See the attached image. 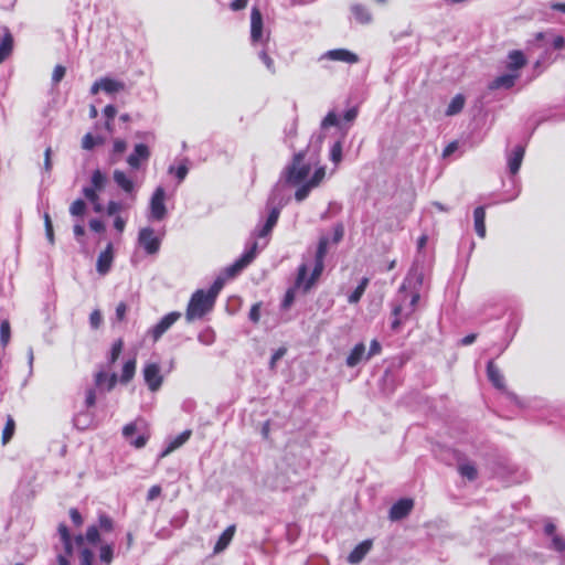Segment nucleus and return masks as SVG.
<instances>
[{
	"mask_svg": "<svg viewBox=\"0 0 565 565\" xmlns=\"http://www.w3.org/2000/svg\"><path fill=\"white\" fill-rule=\"evenodd\" d=\"M215 305V301L205 294V290L198 289L194 291L189 300L185 310V319L188 322H192L198 319H202L209 313Z\"/></svg>",
	"mask_w": 565,
	"mask_h": 565,
	"instance_id": "1",
	"label": "nucleus"
},
{
	"mask_svg": "<svg viewBox=\"0 0 565 565\" xmlns=\"http://www.w3.org/2000/svg\"><path fill=\"white\" fill-rule=\"evenodd\" d=\"M305 158V151H299L294 154L291 163L286 168V181L288 183L297 185L308 178L311 167L303 162Z\"/></svg>",
	"mask_w": 565,
	"mask_h": 565,
	"instance_id": "2",
	"label": "nucleus"
},
{
	"mask_svg": "<svg viewBox=\"0 0 565 565\" xmlns=\"http://www.w3.org/2000/svg\"><path fill=\"white\" fill-rule=\"evenodd\" d=\"M323 268H324V263L315 260V267L312 269L311 276L309 279H306L309 268L306 264H301L298 267L295 286L298 288H302V291L305 294L308 292L312 288V286L316 284V281L320 278V276L323 271Z\"/></svg>",
	"mask_w": 565,
	"mask_h": 565,
	"instance_id": "3",
	"label": "nucleus"
},
{
	"mask_svg": "<svg viewBox=\"0 0 565 565\" xmlns=\"http://www.w3.org/2000/svg\"><path fill=\"white\" fill-rule=\"evenodd\" d=\"M181 318V313L172 311L160 319V321L153 326L148 334L151 337L153 342H158L161 337Z\"/></svg>",
	"mask_w": 565,
	"mask_h": 565,
	"instance_id": "4",
	"label": "nucleus"
},
{
	"mask_svg": "<svg viewBox=\"0 0 565 565\" xmlns=\"http://www.w3.org/2000/svg\"><path fill=\"white\" fill-rule=\"evenodd\" d=\"M166 191L162 186H158L150 201V217L156 221H161L167 215V207L164 204Z\"/></svg>",
	"mask_w": 565,
	"mask_h": 565,
	"instance_id": "5",
	"label": "nucleus"
},
{
	"mask_svg": "<svg viewBox=\"0 0 565 565\" xmlns=\"http://www.w3.org/2000/svg\"><path fill=\"white\" fill-rule=\"evenodd\" d=\"M138 242L149 255L158 253L161 245L160 238L156 236L151 227H143L139 231Z\"/></svg>",
	"mask_w": 565,
	"mask_h": 565,
	"instance_id": "6",
	"label": "nucleus"
},
{
	"mask_svg": "<svg viewBox=\"0 0 565 565\" xmlns=\"http://www.w3.org/2000/svg\"><path fill=\"white\" fill-rule=\"evenodd\" d=\"M256 253L257 243H254L248 250H246L238 259H236L231 266L226 268L225 274L227 278L235 277L244 268H246L256 257Z\"/></svg>",
	"mask_w": 565,
	"mask_h": 565,
	"instance_id": "7",
	"label": "nucleus"
},
{
	"mask_svg": "<svg viewBox=\"0 0 565 565\" xmlns=\"http://www.w3.org/2000/svg\"><path fill=\"white\" fill-rule=\"evenodd\" d=\"M143 379L151 392H157L163 382V377L160 373V366L158 363H148L145 365L143 370Z\"/></svg>",
	"mask_w": 565,
	"mask_h": 565,
	"instance_id": "8",
	"label": "nucleus"
},
{
	"mask_svg": "<svg viewBox=\"0 0 565 565\" xmlns=\"http://www.w3.org/2000/svg\"><path fill=\"white\" fill-rule=\"evenodd\" d=\"M414 508V501L412 499H399L395 502L388 512L391 521H398L406 518Z\"/></svg>",
	"mask_w": 565,
	"mask_h": 565,
	"instance_id": "9",
	"label": "nucleus"
},
{
	"mask_svg": "<svg viewBox=\"0 0 565 565\" xmlns=\"http://www.w3.org/2000/svg\"><path fill=\"white\" fill-rule=\"evenodd\" d=\"M150 157V150L145 143H137L134 152L127 158V163L132 169H139L142 161H147Z\"/></svg>",
	"mask_w": 565,
	"mask_h": 565,
	"instance_id": "10",
	"label": "nucleus"
},
{
	"mask_svg": "<svg viewBox=\"0 0 565 565\" xmlns=\"http://www.w3.org/2000/svg\"><path fill=\"white\" fill-rule=\"evenodd\" d=\"M263 36V15L257 7L250 12V39L258 42Z\"/></svg>",
	"mask_w": 565,
	"mask_h": 565,
	"instance_id": "11",
	"label": "nucleus"
},
{
	"mask_svg": "<svg viewBox=\"0 0 565 565\" xmlns=\"http://www.w3.org/2000/svg\"><path fill=\"white\" fill-rule=\"evenodd\" d=\"M326 56L331 61H339L348 64H355L359 62V56L345 49L330 50L327 52Z\"/></svg>",
	"mask_w": 565,
	"mask_h": 565,
	"instance_id": "12",
	"label": "nucleus"
},
{
	"mask_svg": "<svg viewBox=\"0 0 565 565\" xmlns=\"http://www.w3.org/2000/svg\"><path fill=\"white\" fill-rule=\"evenodd\" d=\"M114 259L113 245L108 244L105 250H103L96 264V269L100 275H105L109 271Z\"/></svg>",
	"mask_w": 565,
	"mask_h": 565,
	"instance_id": "13",
	"label": "nucleus"
},
{
	"mask_svg": "<svg viewBox=\"0 0 565 565\" xmlns=\"http://www.w3.org/2000/svg\"><path fill=\"white\" fill-rule=\"evenodd\" d=\"M487 375L495 388L500 391L505 390L504 376L493 361H489L487 364Z\"/></svg>",
	"mask_w": 565,
	"mask_h": 565,
	"instance_id": "14",
	"label": "nucleus"
},
{
	"mask_svg": "<svg viewBox=\"0 0 565 565\" xmlns=\"http://www.w3.org/2000/svg\"><path fill=\"white\" fill-rule=\"evenodd\" d=\"M371 548H372V541L371 540H365V541L359 543L353 548V551L349 554L348 561L351 564L360 563L365 557V555L370 552Z\"/></svg>",
	"mask_w": 565,
	"mask_h": 565,
	"instance_id": "15",
	"label": "nucleus"
},
{
	"mask_svg": "<svg viewBox=\"0 0 565 565\" xmlns=\"http://www.w3.org/2000/svg\"><path fill=\"white\" fill-rule=\"evenodd\" d=\"M525 150L522 146H516L508 160L509 171L512 175L516 174L521 168Z\"/></svg>",
	"mask_w": 565,
	"mask_h": 565,
	"instance_id": "16",
	"label": "nucleus"
},
{
	"mask_svg": "<svg viewBox=\"0 0 565 565\" xmlns=\"http://www.w3.org/2000/svg\"><path fill=\"white\" fill-rule=\"evenodd\" d=\"M235 531V525H230L223 531L214 545L213 551L215 554L223 552L230 545L234 537Z\"/></svg>",
	"mask_w": 565,
	"mask_h": 565,
	"instance_id": "17",
	"label": "nucleus"
},
{
	"mask_svg": "<svg viewBox=\"0 0 565 565\" xmlns=\"http://www.w3.org/2000/svg\"><path fill=\"white\" fill-rule=\"evenodd\" d=\"M280 215V209L279 207H273L269 212V215L263 225V227L258 231L257 236L258 237H266L268 236L273 228L276 226L278 218Z\"/></svg>",
	"mask_w": 565,
	"mask_h": 565,
	"instance_id": "18",
	"label": "nucleus"
},
{
	"mask_svg": "<svg viewBox=\"0 0 565 565\" xmlns=\"http://www.w3.org/2000/svg\"><path fill=\"white\" fill-rule=\"evenodd\" d=\"M519 74H503L501 76L495 77L489 85L490 89H499L505 88L509 89L514 86L515 81L518 79Z\"/></svg>",
	"mask_w": 565,
	"mask_h": 565,
	"instance_id": "19",
	"label": "nucleus"
},
{
	"mask_svg": "<svg viewBox=\"0 0 565 565\" xmlns=\"http://www.w3.org/2000/svg\"><path fill=\"white\" fill-rule=\"evenodd\" d=\"M475 231L481 238L486 237V210L483 206H478L473 211Z\"/></svg>",
	"mask_w": 565,
	"mask_h": 565,
	"instance_id": "20",
	"label": "nucleus"
},
{
	"mask_svg": "<svg viewBox=\"0 0 565 565\" xmlns=\"http://www.w3.org/2000/svg\"><path fill=\"white\" fill-rule=\"evenodd\" d=\"M365 344L360 342L358 344H355L353 347V349L351 350L350 354L348 355L347 358V365L349 367H354L356 366L364 358L366 359V355H365Z\"/></svg>",
	"mask_w": 565,
	"mask_h": 565,
	"instance_id": "21",
	"label": "nucleus"
},
{
	"mask_svg": "<svg viewBox=\"0 0 565 565\" xmlns=\"http://www.w3.org/2000/svg\"><path fill=\"white\" fill-rule=\"evenodd\" d=\"M118 377L116 373L108 374L104 371H99L95 374V385L107 387V391H111L117 384Z\"/></svg>",
	"mask_w": 565,
	"mask_h": 565,
	"instance_id": "22",
	"label": "nucleus"
},
{
	"mask_svg": "<svg viewBox=\"0 0 565 565\" xmlns=\"http://www.w3.org/2000/svg\"><path fill=\"white\" fill-rule=\"evenodd\" d=\"M508 57H509L508 68L510 71L518 72L519 70H521L522 67H524L526 65V58H525L523 52L520 50L511 51L509 53Z\"/></svg>",
	"mask_w": 565,
	"mask_h": 565,
	"instance_id": "23",
	"label": "nucleus"
},
{
	"mask_svg": "<svg viewBox=\"0 0 565 565\" xmlns=\"http://www.w3.org/2000/svg\"><path fill=\"white\" fill-rule=\"evenodd\" d=\"M191 430H184L180 435H178L170 444L167 446V448L161 454V457H166L179 447H181L191 436Z\"/></svg>",
	"mask_w": 565,
	"mask_h": 565,
	"instance_id": "24",
	"label": "nucleus"
},
{
	"mask_svg": "<svg viewBox=\"0 0 565 565\" xmlns=\"http://www.w3.org/2000/svg\"><path fill=\"white\" fill-rule=\"evenodd\" d=\"M351 12L354 15L356 22L361 24L370 23L372 20V15L369 12L367 8L363 4H353L351 7Z\"/></svg>",
	"mask_w": 565,
	"mask_h": 565,
	"instance_id": "25",
	"label": "nucleus"
},
{
	"mask_svg": "<svg viewBox=\"0 0 565 565\" xmlns=\"http://www.w3.org/2000/svg\"><path fill=\"white\" fill-rule=\"evenodd\" d=\"M100 86L102 89L107 94H114L125 89V84L122 82L109 77L102 78Z\"/></svg>",
	"mask_w": 565,
	"mask_h": 565,
	"instance_id": "26",
	"label": "nucleus"
},
{
	"mask_svg": "<svg viewBox=\"0 0 565 565\" xmlns=\"http://www.w3.org/2000/svg\"><path fill=\"white\" fill-rule=\"evenodd\" d=\"M136 366H137L136 359H130L125 362V364L122 366L121 375L119 379L122 384H127L134 379L135 373H136Z\"/></svg>",
	"mask_w": 565,
	"mask_h": 565,
	"instance_id": "27",
	"label": "nucleus"
},
{
	"mask_svg": "<svg viewBox=\"0 0 565 565\" xmlns=\"http://www.w3.org/2000/svg\"><path fill=\"white\" fill-rule=\"evenodd\" d=\"M114 180L125 192L131 193L134 191V182L121 170H115Z\"/></svg>",
	"mask_w": 565,
	"mask_h": 565,
	"instance_id": "28",
	"label": "nucleus"
},
{
	"mask_svg": "<svg viewBox=\"0 0 565 565\" xmlns=\"http://www.w3.org/2000/svg\"><path fill=\"white\" fill-rule=\"evenodd\" d=\"M465 106V97L461 94L456 95L447 107L446 114L454 116L459 114Z\"/></svg>",
	"mask_w": 565,
	"mask_h": 565,
	"instance_id": "29",
	"label": "nucleus"
},
{
	"mask_svg": "<svg viewBox=\"0 0 565 565\" xmlns=\"http://www.w3.org/2000/svg\"><path fill=\"white\" fill-rule=\"evenodd\" d=\"M370 280L367 277H364L361 279L360 284L358 285V287L353 290V292L349 296V302L350 303H356L360 301V299L362 298L367 285H369Z\"/></svg>",
	"mask_w": 565,
	"mask_h": 565,
	"instance_id": "30",
	"label": "nucleus"
},
{
	"mask_svg": "<svg viewBox=\"0 0 565 565\" xmlns=\"http://www.w3.org/2000/svg\"><path fill=\"white\" fill-rule=\"evenodd\" d=\"M14 430H15V422L12 418V416L9 415L7 417V422L3 427L2 436H1V440H2L3 445L8 444L11 440V438L14 435Z\"/></svg>",
	"mask_w": 565,
	"mask_h": 565,
	"instance_id": "31",
	"label": "nucleus"
},
{
	"mask_svg": "<svg viewBox=\"0 0 565 565\" xmlns=\"http://www.w3.org/2000/svg\"><path fill=\"white\" fill-rule=\"evenodd\" d=\"M13 40L10 34L6 35L0 43V64L11 54Z\"/></svg>",
	"mask_w": 565,
	"mask_h": 565,
	"instance_id": "32",
	"label": "nucleus"
},
{
	"mask_svg": "<svg viewBox=\"0 0 565 565\" xmlns=\"http://www.w3.org/2000/svg\"><path fill=\"white\" fill-rule=\"evenodd\" d=\"M92 189H96L98 191H102L107 182L106 175L98 169H96L92 174Z\"/></svg>",
	"mask_w": 565,
	"mask_h": 565,
	"instance_id": "33",
	"label": "nucleus"
},
{
	"mask_svg": "<svg viewBox=\"0 0 565 565\" xmlns=\"http://www.w3.org/2000/svg\"><path fill=\"white\" fill-rule=\"evenodd\" d=\"M328 245H329V238L326 236L320 237L318 246H317V250H316V256H315L316 262L324 263V257L328 253Z\"/></svg>",
	"mask_w": 565,
	"mask_h": 565,
	"instance_id": "34",
	"label": "nucleus"
},
{
	"mask_svg": "<svg viewBox=\"0 0 565 565\" xmlns=\"http://www.w3.org/2000/svg\"><path fill=\"white\" fill-rule=\"evenodd\" d=\"M224 284H225V280L224 278L222 277H217L214 282L211 285V287L209 288L207 291H205V294L207 296H210L214 301H216V298L218 296V294L221 292V290L223 289L224 287Z\"/></svg>",
	"mask_w": 565,
	"mask_h": 565,
	"instance_id": "35",
	"label": "nucleus"
},
{
	"mask_svg": "<svg viewBox=\"0 0 565 565\" xmlns=\"http://www.w3.org/2000/svg\"><path fill=\"white\" fill-rule=\"evenodd\" d=\"M11 337V327L8 320H3L0 322V342L3 347H6Z\"/></svg>",
	"mask_w": 565,
	"mask_h": 565,
	"instance_id": "36",
	"label": "nucleus"
},
{
	"mask_svg": "<svg viewBox=\"0 0 565 565\" xmlns=\"http://www.w3.org/2000/svg\"><path fill=\"white\" fill-rule=\"evenodd\" d=\"M114 558V548L109 544H105L99 550V559L105 563L106 565H109L113 562Z\"/></svg>",
	"mask_w": 565,
	"mask_h": 565,
	"instance_id": "37",
	"label": "nucleus"
},
{
	"mask_svg": "<svg viewBox=\"0 0 565 565\" xmlns=\"http://www.w3.org/2000/svg\"><path fill=\"white\" fill-rule=\"evenodd\" d=\"M122 348H124L122 339H118L113 343L110 354H109V363L110 364H114L118 360V358L120 356V354L122 352Z\"/></svg>",
	"mask_w": 565,
	"mask_h": 565,
	"instance_id": "38",
	"label": "nucleus"
},
{
	"mask_svg": "<svg viewBox=\"0 0 565 565\" xmlns=\"http://www.w3.org/2000/svg\"><path fill=\"white\" fill-rule=\"evenodd\" d=\"M86 212V203L82 199L75 200L70 206V213L73 216H83Z\"/></svg>",
	"mask_w": 565,
	"mask_h": 565,
	"instance_id": "39",
	"label": "nucleus"
},
{
	"mask_svg": "<svg viewBox=\"0 0 565 565\" xmlns=\"http://www.w3.org/2000/svg\"><path fill=\"white\" fill-rule=\"evenodd\" d=\"M402 310H403V308L401 305H396L393 307L392 313L394 316V319L392 321L391 328L394 331H397L399 329V327L402 326V323L404 322V320H407L406 317L404 319L401 318Z\"/></svg>",
	"mask_w": 565,
	"mask_h": 565,
	"instance_id": "40",
	"label": "nucleus"
},
{
	"mask_svg": "<svg viewBox=\"0 0 565 565\" xmlns=\"http://www.w3.org/2000/svg\"><path fill=\"white\" fill-rule=\"evenodd\" d=\"M459 472L462 477H466L469 480H475L478 477V471L473 465L465 463L459 466Z\"/></svg>",
	"mask_w": 565,
	"mask_h": 565,
	"instance_id": "41",
	"label": "nucleus"
},
{
	"mask_svg": "<svg viewBox=\"0 0 565 565\" xmlns=\"http://www.w3.org/2000/svg\"><path fill=\"white\" fill-rule=\"evenodd\" d=\"M311 189H313V186L308 181L301 184L295 192L296 201H303L309 195Z\"/></svg>",
	"mask_w": 565,
	"mask_h": 565,
	"instance_id": "42",
	"label": "nucleus"
},
{
	"mask_svg": "<svg viewBox=\"0 0 565 565\" xmlns=\"http://www.w3.org/2000/svg\"><path fill=\"white\" fill-rule=\"evenodd\" d=\"M330 159L335 163L339 164L342 160V142L337 141L331 150H330Z\"/></svg>",
	"mask_w": 565,
	"mask_h": 565,
	"instance_id": "43",
	"label": "nucleus"
},
{
	"mask_svg": "<svg viewBox=\"0 0 565 565\" xmlns=\"http://www.w3.org/2000/svg\"><path fill=\"white\" fill-rule=\"evenodd\" d=\"M85 539L90 544H96L100 540V534L97 526L92 525L87 529Z\"/></svg>",
	"mask_w": 565,
	"mask_h": 565,
	"instance_id": "44",
	"label": "nucleus"
},
{
	"mask_svg": "<svg viewBox=\"0 0 565 565\" xmlns=\"http://www.w3.org/2000/svg\"><path fill=\"white\" fill-rule=\"evenodd\" d=\"M326 177V169L323 167H320L318 168L313 175L308 180V182L313 186H318L322 180L324 179Z\"/></svg>",
	"mask_w": 565,
	"mask_h": 565,
	"instance_id": "45",
	"label": "nucleus"
},
{
	"mask_svg": "<svg viewBox=\"0 0 565 565\" xmlns=\"http://www.w3.org/2000/svg\"><path fill=\"white\" fill-rule=\"evenodd\" d=\"M81 565H93L94 553L89 548H83L79 555Z\"/></svg>",
	"mask_w": 565,
	"mask_h": 565,
	"instance_id": "46",
	"label": "nucleus"
},
{
	"mask_svg": "<svg viewBox=\"0 0 565 565\" xmlns=\"http://www.w3.org/2000/svg\"><path fill=\"white\" fill-rule=\"evenodd\" d=\"M96 146V139H95V136H93L90 132H87L83 138H82V148L84 150H92L94 149V147Z\"/></svg>",
	"mask_w": 565,
	"mask_h": 565,
	"instance_id": "47",
	"label": "nucleus"
},
{
	"mask_svg": "<svg viewBox=\"0 0 565 565\" xmlns=\"http://www.w3.org/2000/svg\"><path fill=\"white\" fill-rule=\"evenodd\" d=\"M260 308H262V302H256L252 306L250 310H249V320L253 321L254 323H258L259 322V319H260Z\"/></svg>",
	"mask_w": 565,
	"mask_h": 565,
	"instance_id": "48",
	"label": "nucleus"
},
{
	"mask_svg": "<svg viewBox=\"0 0 565 565\" xmlns=\"http://www.w3.org/2000/svg\"><path fill=\"white\" fill-rule=\"evenodd\" d=\"M103 317L99 310H93L89 316V323L93 329H98L102 324Z\"/></svg>",
	"mask_w": 565,
	"mask_h": 565,
	"instance_id": "49",
	"label": "nucleus"
},
{
	"mask_svg": "<svg viewBox=\"0 0 565 565\" xmlns=\"http://www.w3.org/2000/svg\"><path fill=\"white\" fill-rule=\"evenodd\" d=\"M44 225H45L46 236H47L50 243H53L54 242L53 224H52L49 213L44 214Z\"/></svg>",
	"mask_w": 565,
	"mask_h": 565,
	"instance_id": "50",
	"label": "nucleus"
},
{
	"mask_svg": "<svg viewBox=\"0 0 565 565\" xmlns=\"http://www.w3.org/2000/svg\"><path fill=\"white\" fill-rule=\"evenodd\" d=\"M335 125H338V116L333 111L328 113V115L323 118V120L321 122L322 128H328L330 126H335Z\"/></svg>",
	"mask_w": 565,
	"mask_h": 565,
	"instance_id": "51",
	"label": "nucleus"
},
{
	"mask_svg": "<svg viewBox=\"0 0 565 565\" xmlns=\"http://www.w3.org/2000/svg\"><path fill=\"white\" fill-rule=\"evenodd\" d=\"M553 548L559 553L565 552V537L554 535L552 539Z\"/></svg>",
	"mask_w": 565,
	"mask_h": 565,
	"instance_id": "52",
	"label": "nucleus"
},
{
	"mask_svg": "<svg viewBox=\"0 0 565 565\" xmlns=\"http://www.w3.org/2000/svg\"><path fill=\"white\" fill-rule=\"evenodd\" d=\"M98 190L86 186L83 189L84 196L92 203L99 200Z\"/></svg>",
	"mask_w": 565,
	"mask_h": 565,
	"instance_id": "53",
	"label": "nucleus"
},
{
	"mask_svg": "<svg viewBox=\"0 0 565 565\" xmlns=\"http://www.w3.org/2000/svg\"><path fill=\"white\" fill-rule=\"evenodd\" d=\"M96 404V392L95 388L90 387L85 394V405L87 408L95 406Z\"/></svg>",
	"mask_w": 565,
	"mask_h": 565,
	"instance_id": "54",
	"label": "nucleus"
},
{
	"mask_svg": "<svg viewBox=\"0 0 565 565\" xmlns=\"http://www.w3.org/2000/svg\"><path fill=\"white\" fill-rule=\"evenodd\" d=\"M65 67L62 66V65H56L53 70V74H52V81L54 83H58L63 79V77L65 76Z\"/></svg>",
	"mask_w": 565,
	"mask_h": 565,
	"instance_id": "55",
	"label": "nucleus"
},
{
	"mask_svg": "<svg viewBox=\"0 0 565 565\" xmlns=\"http://www.w3.org/2000/svg\"><path fill=\"white\" fill-rule=\"evenodd\" d=\"M122 210V204L116 201H109L106 207V212L109 216L117 214Z\"/></svg>",
	"mask_w": 565,
	"mask_h": 565,
	"instance_id": "56",
	"label": "nucleus"
},
{
	"mask_svg": "<svg viewBox=\"0 0 565 565\" xmlns=\"http://www.w3.org/2000/svg\"><path fill=\"white\" fill-rule=\"evenodd\" d=\"M99 526L102 530L106 532L113 531V520L107 515H100L99 519Z\"/></svg>",
	"mask_w": 565,
	"mask_h": 565,
	"instance_id": "57",
	"label": "nucleus"
},
{
	"mask_svg": "<svg viewBox=\"0 0 565 565\" xmlns=\"http://www.w3.org/2000/svg\"><path fill=\"white\" fill-rule=\"evenodd\" d=\"M127 143L122 139H116L113 145V152L114 154H121L126 151Z\"/></svg>",
	"mask_w": 565,
	"mask_h": 565,
	"instance_id": "58",
	"label": "nucleus"
},
{
	"mask_svg": "<svg viewBox=\"0 0 565 565\" xmlns=\"http://www.w3.org/2000/svg\"><path fill=\"white\" fill-rule=\"evenodd\" d=\"M344 236V227L341 223H338L333 228V243L338 244Z\"/></svg>",
	"mask_w": 565,
	"mask_h": 565,
	"instance_id": "59",
	"label": "nucleus"
},
{
	"mask_svg": "<svg viewBox=\"0 0 565 565\" xmlns=\"http://www.w3.org/2000/svg\"><path fill=\"white\" fill-rule=\"evenodd\" d=\"M259 58L270 72H275L274 60L267 54L266 51H262L259 53Z\"/></svg>",
	"mask_w": 565,
	"mask_h": 565,
	"instance_id": "60",
	"label": "nucleus"
},
{
	"mask_svg": "<svg viewBox=\"0 0 565 565\" xmlns=\"http://www.w3.org/2000/svg\"><path fill=\"white\" fill-rule=\"evenodd\" d=\"M382 351V345L377 340H372L370 344L369 353L366 354V359H370L373 355L380 354Z\"/></svg>",
	"mask_w": 565,
	"mask_h": 565,
	"instance_id": "61",
	"label": "nucleus"
},
{
	"mask_svg": "<svg viewBox=\"0 0 565 565\" xmlns=\"http://www.w3.org/2000/svg\"><path fill=\"white\" fill-rule=\"evenodd\" d=\"M137 424L136 423H129L127 425L124 426L122 428V436L126 438V439H130V437L137 431Z\"/></svg>",
	"mask_w": 565,
	"mask_h": 565,
	"instance_id": "62",
	"label": "nucleus"
},
{
	"mask_svg": "<svg viewBox=\"0 0 565 565\" xmlns=\"http://www.w3.org/2000/svg\"><path fill=\"white\" fill-rule=\"evenodd\" d=\"M127 305L125 302H119L116 307V318L118 321H124L125 318H126V312H127Z\"/></svg>",
	"mask_w": 565,
	"mask_h": 565,
	"instance_id": "63",
	"label": "nucleus"
},
{
	"mask_svg": "<svg viewBox=\"0 0 565 565\" xmlns=\"http://www.w3.org/2000/svg\"><path fill=\"white\" fill-rule=\"evenodd\" d=\"M161 492H162V489L160 486H158V484L152 486L148 491L147 500L153 501L161 494Z\"/></svg>",
	"mask_w": 565,
	"mask_h": 565,
	"instance_id": "64",
	"label": "nucleus"
}]
</instances>
